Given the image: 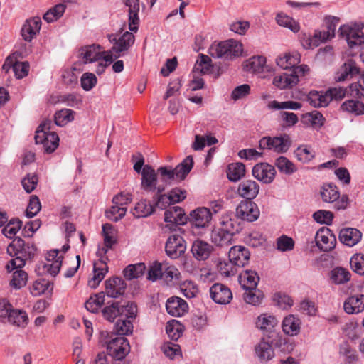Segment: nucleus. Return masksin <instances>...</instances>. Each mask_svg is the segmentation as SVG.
<instances>
[{
	"label": "nucleus",
	"mask_w": 364,
	"mask_h": 364,
	"mask_svg": "<svg viewBox=\"0 0 364 364\" xmlns=\"http://www.w3.org/2000/svg\"><path fill=\"white\" fill-rule=\"evenodd\" d=\"M77 56L82 64L96 63L95 71L97 75L103 73L106 68L117 58L112 50H105L99 44L82 46L78 50Z\"/></svg>",
	"instance_id": "f257e3e1"
},
{
	"label": "nucleus",
	"mask_w": 364,
	"mask_h": 364,
	"mask_svg": "<svg viewBox=\"0 0 364 364\" xmlns=\"http://www.w3.org/2000/svg\"><path fill=\"white\" fill-rule=\"evenodd\" d=\"M243 51L242 44L235 40L230 39L219 43H213L208 48V53L215 58L232 60L240 56Z\"/></svg>",
	"instance_id": "f03ea898"
},
{
	"label": "nucleus",
	"mask_w": 364,
	"mask_h": 364,
	"mask_svg": "<svg viewBox=\"0 0 364 364\" xmlns=\"http://www.w3.org/2000/svg\"><path fill=\"white\" fill-rule=\"evenodd\" d=\"M363 28L362 23H348L339 28L340 36L345 38L348 47L353 50L359 51L364 48Z\"/></svg>",
	"instance_id": "7ed1b4c3"
},
{
	"label": "nucleus",
	"mask_w": 364,
	"mask_h": 364,
	"mask_svg": "<svg viewBox=\"0 0 364 364\" xmlns=\"http://www.w3.org/2000/svg\"><path fill=\"white\" fill-rule=\"evenodd\" d=\"M52 122L49 119L43 120L38 126L35 135L36 144H43L46 153L53 152L59 146L58 134L51 132Z\"/></svg>",
	"instance_id": "20e7f679"
},
{
	"label": "nucleus",
	"mask_w": 364,
	"mask_h": 364,
	"mask_svg": "<svg viewBox=\"0 0 364 364\" xmlns=\"http://www.w3.org/2000/svg\"><path fill=\"white\" fill-rule=\"evenodd\" d=\"M320 195L323 202L335 203L334 208L337 210H344L348 205V196L343 195L340 197L337 186L333 183L323 184L321 188Z\"/></svg>",
	"instance_id": "39448f33"
},
{
	"label": "nucleus",
	"mask_w": 364,
	"mask_h": 364,
	"mask_svg": "<svg viewBox=\"0 0 364 364\" xmlns=\"http://www.w3.org/2000/svg\"><path fill=\"white\" fill-rule=\"evenodd\" d=\"M212 220V212L205 207H199L190 213L189 223L192 232L196 235H200L203 230L208 228Z\"/></svg>",
	"instance_id": "423d86ee"
},
{
	"label": "nucleus",
	"mask_w": 364,
	"mask_h": 364,
	"mask_svg": "<svg viewBox=\"0 0 364 364\" xmlns=\"http://www.w3.org/2000/svg\"><path fill=\"white\" fill-rule=\"evenodd\" d=\"M107 350L113 359L122 360L130 351L129 343L124 336H116L107 343Z\"/></svg>",
	"instance_id": "0eeeda50"
},
{
	"label": "nucleus",
	"mask_w": 364,
	"mask_h": 364,
	"mask_svg": "<svg viewBox=\"0 0 364 364\" xmlns=\"http://www.w3.org/2000/svg\"><path fill=\"white\" fill-rule=\"evenodd\" d=\"M141 187L143 190L149 192L157 191L158 193H162L165 189V186L157 183V173L149 165L144 166L141 171Z\"/></svg>",
	"instance_id": "6e6552de"
},
{
	"label": "nucleus",
	"mask_w": 364,
	"mask_h": 364,
	"mask_svg": "<svg viewBox=\"0 0 364 364\" xmlns=\"http://www.w3.org/2000/svg\"><path fill=\"white\" fill-rule=\"evenodd\" d=\"M279 320L270 314L264 313L255 320V327L261 331L262 337L269 338L277 332Z\"/></svg>",
	"instance_id": "1a4fd4ad"
},
{
	"label": "nucleus",
	"mask_w": 364,
	"mask_h": 364,
	"mask_svg": "<svg viewBox=\"0 0 364 364\" xmlns=\"http://www.w3.org/2000/svg\"><path fill=\"white\" fill-rule=\"evenodd\" d=\"M235 213L238 219L252 223L259 218L260 210L254 201L242 200L237 205Z\"/></svg>",
	"instance_id": "9d476101"
},
{
	"label": "nucleus",
	"mask_w": 364,
	"mask_h": 364,
	"mask_svg": "<svg viewBox=\"0 0 364 364\" xmlns=\"http://www.w3.org/2000/svg\"><path fill=\"white\" fill-rule=\"evenodd\" d=\"M290 145L289 137L283 136H265L259 141V147L261 149H268L278 153L286 152Z\"/></svg>",
	"instance_id": "9b49d317"
},
{
	"label": "nucleus",
	"mask_w": 364,
	"mask_h": 364,
	"mask_svg": "<svg viewBox=\"0 0 364 364\" xmlns=\"http://www.w3.org/2000/svg\"><path fill=\"white\" fill-rule=\"evenodd\" d=\"M186 250V242L181 235L173 234L167 239L165 251L171 259L178 258L185 252Z\"/></svg>",
	"instance_id": "f8f14e48"
},
{
	"label": "nucleus",
	"mask_w": 364,
	"mask_h": 364,
	"mask_svg": "<svg viewBox=\"0 0 364 364\" xmlns=\"http://www.w3.org/2000/svg\"><path fill=\"white\" fill-rule=\"evenodd\" d=\"M164 221L166 223V228L170 231H175L178 225H183L186 223V218L181 208L173 206L165 211Z\"/></svg>",
	"instance_id": "ddd939ff"
},
{
	"label": "nucleus",
	"mask_w": 364,
	"mask_h": 364,
	"mask_svg": "<svg viewBox=\"0 0 364 364\" xmlns=\"http://www.w3.org/2000/svg\"><path fill=\"white\" fill-rule=\"evenodd\" d=\"M7 252L10 255L19 254L26 259L33 257L36 252V248L33 244L26 243L20 237L15 238L8 246Z\"/></svg>",
	"instance_id": "4468645a"
},
{
	"label": "nucleus",
	"mask_w": 364,
	"mask_h": 364,
	"mask_svg": "<svg viewBox=\"0 0 364 364\" xmlns=\"http://www.w3.org/2000/svg\"><path fill=\"white\" fill-rule=\"evenodd\" d=\"M315 240L317 247L323 252H328L335 247L336 236L328 228H320L316 234Z\"/></svg>",
	"instance_id": "2eb2a0df"
},
{
	"label": "nucleus",
	"mask_w": 364,
	"mask_h": 364,
	"mask_svg": "<svg viewBox=\"0 0 364 364\" xmlns=\"http://www.w3.org/2000/svg\"><path fill=\"white\" fill-rule=\"evenodd\" d=\"M108 39L110 43H114L112 50V52L114 51L118 53V55H116L117 58L120 56V53L129 50V48L132 46L135 41L133 33L129 31L124 32L118 38L114 34L108 35Z\"/></svg>",
	"instance_id": "dca6fc26"
},
{
	"label": "nucleus",
	"mask_w": 364,
	"mask_h": 364,
	"mask_svg": "<svg viewBox=\"0 0 364 364\" xmlns=\"http://www.w3.org/2000/svg\"><path fill=\"white\" fill-rule=\"evenodd\" d=\"M209 292L213 301L219 304H229L232 299V293L230 289L221 283L213 284Z\"/></svg>",
	"instance_id": "f3484780"
},
{
	"label": "nucleus",
	"mask_w": 364,
	"mask_h": 364,
	"mask_svg": "<svg viewBox=\"0 0 364 364\" xmlns=\"http://www.w3.org/2000/svg\"><path fill=\"white\" fill-rule=\"evenodd\" d=\"M252 176L264 183H270L274 179L276 170L267 163H259L255 165L252 170Z\"/></svg>",
	"instance_id": "a211bd4d"
},
{
	"label": "nucleus",
	"mask_w": 364,
	"mask_h": 364,
	"mask_svg": "<svg viewBox=\"0 0 364 364\" xmlns=\"http://www.w3.org/2000/svg\"><path fill=\"white\" fill-rule=\"evenodd\" d=\"M255 354L261 362L269 361L274 357V350L268 337H262L259 343L255 345Z\"/></svg>",
	"instance_id": "6ab92c4d"
},
{
	"label": "nucleus",
	"mask_w": 364,
	"mask_h": 364,
	"mask_svg": "<svg viewBox=\"0 0 364 364\" xmlns=\"http://www.w3.org/2000/svg\"><path fill=\"white\" fill-rule=\"evenodd\" d=\"M259 191V184L255 181L248 179L238 184L237 193L245 198V200H252L257 196Z\"/></svg>",
	"instance_id": "aec40b11"
},
{
	"label": "nucleus",
	"mask_w": 364,
	"mask_h": 364,
	"mask_svg": "<svg viewBox=\"0 0 364 364\" xmlns=\"http://www.w3.org/2000/svg\"><path fill=\"white\" fill-rule=\"evenodd\" d=\"M166 309L171 316L181 317L188 311V306L184 299L173 296L167 299Z\"/></svg>",
	"instance_id": "412c9836"
},
{
	"label": "nucleus",
	"mask_w": 364,
	"mask_h": 364,
	"mask_svg": "<svg viewBox=\"0 0 364 364\" xmlns=\"http://www.w3.org/2000/svg\"><path fill=\"white\" fill-rule=\"evenodd\" d=\"M107 259V257H102L94 263L93 276L88 281V285L91 288L95 289L108 272V267L106 262Z\"/></svg>",
	"instance_id": "4be33fe9"
},
{
	"label": "nucleus",
	"mask_w": 364,
	"mask_h": 364,
	"mask_svg": "<svg viewBox=\"0 0 364 364\" xmlns=\"http://www.w3.org/2000/svg\"><path fill=\"white\" fill-rule=\"evenodd\" d=\"M250 253L247 248L241 245L233 246L229 251V259L237 267H244L248 263Z\"/></svg>",
	"instance_id": "5701e85b"
},
{
	"label": "nucleus",
	"mask_w": 364,
	"mask_h": 364,
	"mask_svg": "<svg viewBox=\"0 0 364 364\" xmlns=\"http://www.w3.org/2000/svg\"><path fill=\"white\" fill-rule=\"evenodd\" d=\"M360 69L353 60H347L338 70L335 76L338 82L344 81L353 78L360 74Z\"/></svg>",
	"instance_id": "b1692460"
},
{
	"label": "nucleus",
	"mask_w": 364,
	"mask_h": 364,
	"mask_svg": "<svg viewBox=\"0 0 364 364\" xmlns=\"http://www.w3.org/2000/svg\"><path fill=\"white\" fill-rule=\"evenodd\" d=\"M244 67L246 71L258 75L269 71L266 65V58L262 55H255L245 61Z\"/></svg>",
	"instance_id": "393cba45"
},
{
	"label": "nucleus",
	"mask_w": 364,
	"mask_h": 364,
	"mask_svg": "<svg viewBox=\"0 0 364 364\" xmlns=\"http://www.w3.org/2000/svg\"><path fill=\"white\" fill-rule=\"evenodd\" d=\"M126 284L120 277L109 278L105 281V292L109 297L117 298L122 295Z\"/></svg>",
	"instance_id": "a878e982"
},
{
	"label": "nucleus",
	"mask_w": 364,
	"mask_h": 364,
	"mask_svg": "<svg viewBox=\"0 0 364 364\" xmlns=\"http://www.w3.org/2000/svg\"><path fill=\"white\" fill-rule=\"evenodd\" d=\"M124 2L129 8V28L132 32H136L139 23V1L124 0Z\"/></svg>",
	"instance_id": "bb28decb"
},
{
	"label": "nucleus",
	"mask_w": 364,
	"mask_h": 364,
	"mask_svg": "<svg viewBox=\"0 0 364 364\" xmlns=\"http://www.w3.org/2000/svg\"><path fill=\"white\" fill-rule=\"evenodd\" d=\"M41 27V20L39 17H33L26 21L21 28V35L26 41H31L39 32Z\"/></svg>",
	"instance_id": "cd10ccee"
},
{
	"label": "nucleus",
	"mask_w": 364,
	"mask_h": 364,
	"mask_svg": "<svg viewBox=\"0 0 364 364\" xmlns=\"http://www.w3.org/2000/svg\"><path fill=\"white\" fill-rule=\"evenodd\" d=\"M325 23L326 25V30L316 32L314 35V37L320 40L321 42H325L335 36L336 29L339 23V18L336 16L326 17Z\"/></svg>",
	"instance_id": "c85d7f7f"
},
{
	"label": "nucleus",
	"mask_w": 364,
	"mask_h": 364,
	"mask_svg": "<svg viewBox=\"0 0 364 364\" xmlns=\"http://www.w3.org/2000/svg\"><path fill=\"white\" fill-rule=\"evenodd\" d=\"M361 238L362 233L356 228H346L341 230L339 232L340 241L348 247L355 245Z\"/></svg>",
	"instance_id": "c756f323"
},
{
	"label": "nucleus",
	"mask_w": 364,
	"mask_h": 364,
	"mask_svg": "<svg viewBox=\"0 0 364 364\" xmlns=\"http://www.w3.org/2000/svg\"><path fill=\"white\" fill-rule=\"evenodd\" d=\"M344 311L348 314H358L364 311V295L356 294L347 298L343 304Z\"/></svg>",
	"instance_id": "7c9ffc66"
},
{
	"label": "nucleus",
	"mask_w": 364,
	"mask_h": 364,
	"mask_svg": "<svg viewBox=\"0 0 364 364\" xmlns=\"http://www.w3.org/2000/svg\"><path fill=\"white\" fill-rule=\"evenodd\" d=\"M219 225L221 229L230 233L232 236L238 233L242 230V225L235 216L230 215H223L220 218Z\"/></svg>",
	"instance_id": "2f4dec72"
},
{
	"label": "nucleus",
	"mask_w": 364,
	"mask_h": 364,
	"mask_svg": "<svg viewBox=\"0 0 364 364\" xmlns=\"http://www.w3.org/2000/svg\"><path fill=\"white\" fill-rule=\"evenodd\" d=\"M301 325V322L298 317L289 314L284 318L282 328L286 335L294 336L299 333Z\"/></svg>",
	"instance_id": "473e14b6"
},
{
	"label": "nucleus",
	"mask_w": 364,
	"mask_h": 364,
	"mask_svg": "<svg viewBox=\"0 0 364 364\" xmlns=\"http://www.w3.org/2000/svg\"><path fill=\"white\" fill-rule=\"evenodd\" d=\"M212 246L206 242L197 240L193 242L191 252L194 257L199 261L208 259L212 252Z\"/></svg>",
	"instance_id": "72a5a7b5"
},
{
	"label": "nucleus",
	"mask_w": 364,
	"mask_h": 364,
	"mask_svg": "<svg viewBox=\"0 0 364 364\" xmlns=\"http://www.w3.org/2000/svg\"><path fill=\"white\" fill-rule=\"evenodd\" d=\"M306 100L314 107H326L331 102V96L326 92L312 90L307 95Z\"/></svg>",
	"instance_id": "f704fd0d"
},
{
	"label": "nucleus",
	"mask_w": 364,
	"mask_h": 364,
	"mask_svg": "<svg viewBox=\"0 0 364 364\" xmlns=\"http://www.w3.org/2000/svg\"><path fill=\"white\" fill-rule=\"evenodd\" d=\"M301 60V55L297 52L286 53L276 59L277 65L282 69L287 70L294 68Z\"/></svg>",
	"instance_id": "c9c22d12"
},
{
	"label": "nucleus",
	"mask_w": 364,
	"mask_h": 364,
	"mask_svg": "<svg viewBox=\"0 0 364 364\" xmlns=\"http://www.w3.org/2000/svg\"><path fill=\"white\" fill-rule=\"evenodd\" d=\"M298 82L299 77L294 73L288 74L284 73L276 75L273 79L274 85L281 90L291 88L296 85Z\"/></svg>",
	"instance_id": "e433bc0d"
},
{
	"label": "nucleus",
	"mask_w": 364,
	"mask_h": 364,
	"mask_svg": "<svg viewBox=\"0 0 364 364\" xmlns=\"http://www.w3.org/2000/svg\"><path fill=\"white\" fill-rule=\"evenodd\" d=\"M6 318L12 325L22 328H24L28 325L29 321L26 311L14 308Z\"/></svg>",
	"instance_id": "4c0bfd02"
},
{
	"label": "nucleus",
	"mask_w": 364,
	"mask_h": 364,
	"mask_svg": "<svg viewBox=\"0 0 364 364\" xmlns=\"http://www.w3.org/2000/svg\"><path fill=\"white\" fill-rule=\"evenodd\" d=\"M232 235L218 227L212 230L210 240L215 245L225 247L232 243Z\"/></svg>",
	"instance_id": "58836bf2"
},
{
	"label": "nucleus",
	"mask_w": 364,
	"mask_h": 364,
	"mask_svg": "<svg viewBox=\"0 0 364 364\" xmlns=\"http://www.w3.org/2000/svg\"><path fill=\"white\" fill-rule=\"evenodd\" d=\"M271 340L274 349L277 348L280 352L289 353L293 350L294 346L289 340L279 332H277L269 338Z\"/></svg>",
	"instance_id": "ea45409f"
},
{
	"label": "nucleus",
	"mask_w": 364,
	"mask_h": 364,
	"mask_svg": "<svg viewBox=\"0 0 364 364\" xmlns=\"http://www.w3.org/2000/svg\"><path fill=\"white\" fill-rule=\"evenodd\" d=\"M339 356L345 364H355L358 361V354L348 343L345 342L339 346Z\"/></svg>",
	"instance_id": "a19ab883"
},
{
	"label": "nucleus",
	"mask_w": 364,
	"mask_h": 364,
	"mask_svg": "<svg viewBox=\"0 0 364 364\" xmlns=\"http://www.w3.org/2000/svg\"><path fill=\"white\" fill-rule=\"evenodd\" d=\"M275 20L279 26L287 28L294 33H297L300 30L299 23L284 12L278 13L276 15Z\"/></svg>",
	"instance_id": "79ce46f5"
},
{
	"label": "nucleus",
	"mask_w": 364,
	"mask_h": 364,
	"mask_svg": "<svg viewBox=\"0 0 364 364\" xmlns=\"http://www.w3.org/2000/svg\"><path fill=\"white\" fill-rule=\"evenodd\" d=\"M296 159L303 164H307L314 159L315 151L307 145H301L294 152Z\"/></svg>",
	"instance_id": "37998d69"
},
{
	"label": "nucleus",
	"mask_w": 364,
	"mask_h": 364,
	"mask_svg": "<svg viewBox=\"0 0 364 364\" xmlns=\"http://www.w3.org/2000/svg\"><path fill=\"white\" fill-rule=\"evenodd\" d=\"M245 175V166L242 163L237 162L228 165L227 177L231 181H237Z\"/></svg>",
	"instance_id": "c03bdc74"
},
{
	"label": "nucleus",
	"mask_w": 364,
	"mask_h": 364,
	"mask_svg": "<svg viewBox=\"0 0 364 364\" xmlns=\"http://www.w3.org/2000/svg\"><path fill=\"white\" fill-rule=\"evenodd\" d=\"M259 277L253 271H246L240 276V284L244 289L257 288Z\"/></svg>",
	"instance_id": "a18cd8bd"
},
{
	"label": "nucleus",
	"mask_w": 364,
	"mask_h": 364,
	"mask_svg": "<svg viewBox=\"0 0 364 364\" xmlns=\"http://www.w3.org/2000/svg\"><path fill=\"white\" fill-rule=\"evenodd\" d=\"M193 166V161L191 156H188L174 169L176 179L183 180L188 174Z\"/></svg>",
	"instance_id": "49530a36"
},
{
	"label": "nucleus",
	"mask_w": 364,
	"mask_h": 364,
	"mask_svg": "<svg viewBox=\"0 0 364 364\" xmlns=\"http://www.w3.org/2000/svg\"><path fill=\"white\" fill-rule=\"evenodd\" d=\"M154 207L147 200H142L138 202L132 210L135 218H145L153 213Z\"/></svg>",
	"instance_id": "de8ad7c7"
},
{
	"label": "nucleus",
	"mask_w": 364,
	"mask_h": 364,
	"mask_svg": "<svg viewBox=\"0 0 364 364\" xmlns=\"http://www.w3.org/2000/svg\"><path fill=\"white\" fill-rule=\"evenodd\" d=\"M351 274L346 268L336 267L331 272V279L336 284H343L350 279Z\"/></svg>",
	"instance_id": "09e8293b"
},
{
	"label": "nucleus",
	"mask_w": 364,
	"mask_h": 364,
	"mask_svg": "<svg viewBox=\"0 0 364 364\" xmlns=\"http://www.w3.org/2000/svg\"><path fill=\"white\" fill-rule=\"evenodd\" d=\"M212 60L209 56L200 54L193 68V72H198L201 74H208L212 71Z\"/></svg>",
	"instance_id": "8fccbe9b"
},
{
	"label": "nucleus",
	"mask_w": 364,
	"mask_h": 364,
	"mask_svg": "<svg viewBox=\"0 0 364 364\" xmlns=\"http://www.w3.org/2000/svg\"><path fill=\"white\" fill-rule=\"evenodd\" d=\"M267 107L269 109L280 110V109H290L299 110L301 108L302 105L300 102L288 100L284 102H278L277 100L270 101Z\"/></svg>",
	"instance_id": "3c124183"
},
{
	"label": "nucleus",
	"mask_w": 364,
	"mask_h": 364,
	"mask_svg": "<svg viewBox=\"0 0 364 364\" xmlns=\"http://www.w3.org/2000/svg\"><path fill=\"white\" fill-rule=\"evenodd\" d=\"M275 166L282 173L290 176L297 171L296 165L287 157L279 156L276 160Z\"/></svg>",
	"instance_id": "603ef678"
},
{
	"label": "nucleus",
	"mask_w": 364,
	"mask_h": 364,
	"mask_svg": "<svg viewBox=\"0 0 364 364\" xmlns=\"http://www.w3.org/2000/svg\"><path fill=\"white\" fill-rule=\"evenodd\" d=\"M105 302L104 292L92 295L85 304L86 309L92 313H96Z\"/></svg>",
	"instance_id": "864d4df0"
},
{
	"label": "nucleus",
	"mask_w": 364,
	"mask_h": 364,
	"mask_svg": "<svg viewBox=\"0 0 364 364\" xmlns=\"http://www.w3.org/2000/svg\"><path fill=\"white\" fill-rule=\"evenodd\" d=\"M146 266L144 263L128 265L124 270V276L128 280L136 279L144 274Z\"/></svg>",
	"instance_id": "5fc2aeb1"
},
{
	"label": "nucleus",
	"mask_w": 364,
	"mask_h": 364,
	"mask_svg": "<svg viewBox=\"0 0 364 364\" xmlns=\"http://www.w3.org/2000/svg\"><path fill=\"white\" fill-rule=\"evenodd\" d=\"M342 110L355 115L364 114V104L358 100H350L345 101L341 105Z\"/></svg>",
	"instance_id": "6e6d98bb"
},
{
	"label": "nucleus",
	"mask_w": 364,
	"mask_h": 364,
	"mask_svg": "<svg viewBox=\"0 0 364 364\" xmlns=\"http://www.w3.org/2000/svg\"><path fill=\"white\" fill-rule=\"evenodd\" d=\"M263 297V293L256 288L247 289L243 294L245 302L253 306L259 304Z\"/></svg>",
	"instance_id": "4d7b16f0"
},
{
	"label": "nucleus",
	"mask_w": 364,
	"mask_h": 364,
	"mask_svg": "<svg viewBox=\"0 0 364 364\" xmlns=\"http://www.w3.org/2000/svg\"><path fill=\"white\" fill-rule=\"evenodd\" d=\"M75 112L69 109H63L55 114V122L57 125L63 127L74 119Z\"/></svg>",
	"instance_id": "13d9d810"
},
{
	"label": "nucleus",
	"mask_w": 364,
	"mask_h": 364,
	"mask_svg": "<svg viewBox=\"0 0 364 364\" xmlns=\"http://www.w3.org/2000/svg\"><path fill=\"white\" fill-rule=\"evenodd\" d=\"M28 280L27 273L21 269L16 270L13 273L12 279L10 284L16 289H19L26 286Z\"/></svg>",
	"instance_id": "bf43d9fd"
},
{
	"label": "nucleus",
	"mask_w": 364,
	"mask_h": 364,
	"mask_svg": "<svg viewBox=\"0 0 364 364\" xmlns=\"http://www.w3.org/2000/svg\"><path fill=\"white\" fill-rule=\"evenodd\" d=\"M303 119L306 124L313 127H321L323 125L324 118L321 113L318 111L306 113L303 115Z\"/></svg>",
	"instance_id": "052dcab7"
},
{
	"label": "nucleus",
	"mask_w": 364,
	"mask_h": 364,
	"mask_svg": "<svg viewBox=\"0 0 364 364\" xmlns=\"http://www.w3.org/2000/svg\"><path fill=\"white\" fill-rule=\"evenodd\" d=\"M127 211V207H121L118 205L113 204V205L105 212V215L108 219L117 222L125 215Z\"/></svg>",
	"instance_id": "680f3d73"
},
{
	"label": "nucleus",
	"mask_w": 364,
	"mask_h": 364,
	"mask_svg": "<svg viewBox=\"0 0 364 364\" xmlns=\"http://www.w3.org/2000/svg\"><path fill=\"white\" fill-rule=\"evenodd\" d=\"M50 287L49 281L45 279H39L35 281L30 287V292L34 296H38L44 294Z\"/></svg>",
	"instance_id": "e2e57ef3"
},
{
	"label": "nucleus",
	"mask_w": 364,
	"mask_h": 364,
	"mask_svg": "<svg viewBox=\"0 0 364 364\" xmlns=\"http://www.w3.org/2000/svg\"><path fill=\"white\" fill-rule=\"evenodd\" d=\"M21 228V221L18 219H11L3 228L2 233L9 238L16 235Z\"/></svg>",
	"instance_id": "0e129e2a"
},
{
	"label": "nucleus",
	"mask_w": 364,
	"mask_h": 364,
	"mask_svg": "<svg viewBox=\"0 0 364 364\" xmlns=\"http://www.w3.org/2000/svg\"><path fill=\"white\" fill-rule=\"evenodd\" d=\"M114 328L119 336H122L132 333L133 325L129 319L119 318L115 323Z\"/></svg>",
	"instance_id": "69168bd1"
},
{
	"label": "nucleus",
	"mask_w": 364,
	"mask_h": 364,
	"mask_svg": "<svg viewBox=\"0 0 364 364\" xmlns=\"http://www.w3.org/2000/svg\"><path fill=\"white\" fill-rule=\"evenodd\" d=\"M104 318L113 322L117 316L120 314V309L117 302H113L112 304L107 306L102 311Z\"/></svg>",
	"instance_id": "338daca9"
},
{
	"label": "nucleus",
	"mask_w": 364,
	"mask_h": 364,
	"mask_svg": "<svg viewBox=\"0 0 364 364\" xmlns=\"http://www.w3.org/2000/svg\"><path fill=\"white\" fill-rule=\"evenodd\" d=\"M350 267L352 269L360 274L364 275V255L363 254H355L354 255L350 261Z\"/></svg>",
	"instance_id": "774afa93"
}]
</instances>
